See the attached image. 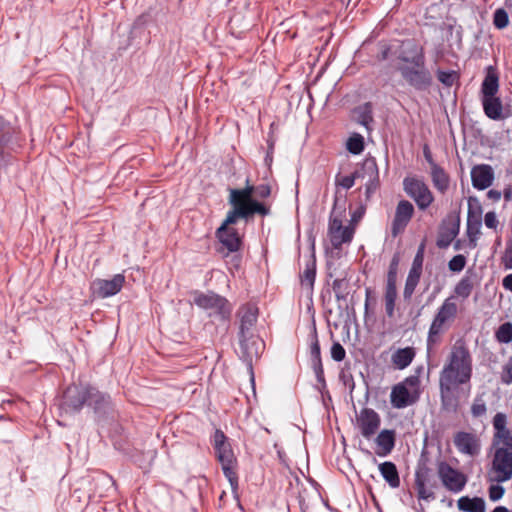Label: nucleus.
I'll return each mask as SVG.
<instances>
[{
	"label": "nucleus",
	"instance_id": "1",
	"mask_svg": "<svg viewBox=\"0 0 512 512\" xmlns=\"http://www.w3.org/2000/svg\"><path fill=\"white\" fill-rule=\"evenodd\" d=\"M473 374V357L465 339H457L451 346L439 373L441 405L445 410L455 411L457 399L453 393L460 386L470 384Z\"/></svg>",
	"mask_w": 512,
	"mask_h": 512
},
{
	"label": "nucleus",
	"instance_id": "2",
	"mask_svg": "<svg viewBox=\"0 0 512 512\" xmlns=\"http://www.w3.org/2000/svg\"><path fill=\"white\" fill-rule=\"evenodd\" d=\"M397 70L403 80L416 91L428 90L433 77L426 66L424 47L414 39L401 41L397 51Z\"/></svg>",
	"mask_w": 512,
	"mask_h": 512
},
{
	"label": "nucleus",
	"instance_id": "3",
	"mask_svg": "<svg viewBox=\"0 0 512 512\" xmlns=\"http://www.w3.org/2000/svg\"><path fill=\"white\" fill-rule=\"evenodd\" d=\"M457 313L458 306L453 296L446 298L437 309V312L430 324L426 340V351L428 356L436 352L442 342L443 335L450 329L455 321Z\"/></svg>",
	"mask_w": 512,
	"mask_h": 512
},
{
	"label": "nucleus",
	"instance_id": "4",
	"mask_svg": "<svg viewBox=\"0 0 512 512\" xmlns=\"http://www.w3.org/2000/svg\"><path fill=\"white\" fill-rule=\"evenodd\" d=\"M498 91V73L496 69L489 66L481 84V101L485 115L492 120H503L511 115L510 108L505 107L500 97L497 96Z\"/></svg>",
	"mask_w": 512,
	"mask_h": 512
},
{
	"label": "nucleus",
	"instance_id": "5",
	"mask_svg": "<svg viewBox=\"0 0 512 512\" xmlns=\"http://www.w3.org/2000/svg\"><path fill=\"white\" fill-rule=\"evenodd\" d=\"M253 194L260 199L268 198L271 194V187L268 184H261L258 186L250 185L249 180H247L244 188H233L229 190V204L233 208H236V202H238L240 205L246 208L248 207V209L251 210V219L255 214H259L263 217L269 215L270 207L254 198Z\"/></svg>",
	"mask_w": 512,
	"mask_h": 512
},
{
	"label": "nucleus",
	"instance_id": "6",
	"mask_svg": "<svg viewBox=\"0 0 512 512\" xmlns=\"http://www.w3.org/2000/svg\"><path fill=\"white\" fill-rule=\"evenodd\" d=\"M251 210L248 207L240 205L236 202V208L228 211L227 216L221 226L216 231V236L219 241L225 246L229 252H236L242 245V240L235 228L229 227L235 224L239 219L249 221Z\"/></svg>",
	"mask_w": 512,
	"mask_h": 512
},
{
	"label": "nucleus",
	"instance_id": "7",
	"mask_svg": "<svg viewBox=\"0 0 512 512\" xmlns=\"http://www.w3.org/2000/svg\"><path fill=\"white\" fill-rule=\"evenodd\" d=\"M213 447L217 460L220 462L225 477L233 488L238 485L236 473L237 460L223 431L217 429L213 437Z\"/></svg>",
	"mask_w": 512,
	"mask_h": 512
},
{
	"label": "nucleus",
	"instance_id": "8",
	"mask_svg": "<svg viewBox=\"0 0 512 512\" xmlns=\"http://www.w3.org/2000/svg\"><path fill=\"white\" fill-rule=\"evenodd\" d=\"M345 218V206H340L338 197H335L328 227V236L335 249H339L344 243H350L353 239L354 228L351 225L343 226V220Z\"/></svg>",
	"mask_w": 512,
	"mask_h": 512
},
{
	"label": "nucleus",
	"instance_id": "9",
	"mask_svg": "<svg viewBox=\"0 0 512 512\" xmlns=\"http://www.w3.org/2000/svg\"><path fill=\"white\" fill-rule=\"evenodd\" d=\"M193 301L201 309L209 310L210 316L221 321H229L232 315L233 306L227 298L213 291L193 292Z\"/></svg>",
	"mask_w": 512,
	"mask_h": 512
},
{
	"label": "nucleus",
	"instance_id": "10",
	"mask_svg": "<svg viewBox=\"0 0 512 512\" xmlns=\"http://www.w3.org/2000/svg\"><path fill=\"white\" fill-rule=\"evenodd\" d=\"M494 447L489 481L496 483L509 481L512 478V441L500 442V445Z\"/></svg>",
	"mask_w": 512,
	"mask_h": 512
},
{
	"label": "nucleus",
	"instance_id": "11",
	"mask_svg": "<svg viewBox=\"0 0 512 512\" xmlns=\"http://www.w3.org/2000/svg\"><path fill=\"white\" fill-rule=\"evenodd\" d=\"M419 397L420 379L412 375L392 388L390 402L394 408L402 409L415 404Z\"/></svg>",
	"mask_w": 512,
	"mask_h": 512
},
{
	"label": "nucleus",
	"instance_id": "12",
	"mask_svg": "<svg viewBox=\"0 0 512 512\" xmlns=\"http://www.w3.org/2000/svg\"><path fill=\"white\" fill-rule=\"evenodd\" d=\"M403 190L408 197L415 201L419 210H426L434 202V195L428 185L415 176L404 178Z\"/></svg>",
	"mask_w": 512,
	"mask_h": 512
},
{
	"label": "nucleus",
	"instance_id": "13",
	"mask_svg": "<svg viewBox=\"0 0 512 512\" xmlns=\"http://www.w3.org/2000/svg\"><path fill=\"white\" fill-rule=\"evenodd\" d=\"M90 385H71L64 392L61 409L66 414L78 413L87 405Z\"/></svg>",
	"mask_w": 512,
	"mask_h": 512
},
{
	"label": "nucleus",
	"instance_id": "14",
	"mask_svg": "<svg viewBox=\"0 0 512 512\" xmlns=\"http://www.w3.org/2000/svg\"><path fill=\"white\" fill-rule=\"evenodd\" d=\"M437 474L445 489L453 493L461 492L467 483V476L446 461L438 462Z\"/></svg>",
	"mask_w": 512,
	"mask_h": 512
},
{
	"label": "nucleus",
	"instance_id": "15",
	"mask_svg": "<svg viewBox=\"0 0 512 512\" xmlns=\"http://www.w3.org/2000/svg\"><path fill=\"white\" fill-rule=\"evenodd\" d=\"M453 444L456 450L464 456L475 458L480 455L482 442L480 436L474 431H457L453 435Z\"/></svg>",
	"mask_w": 512,
	"mask_h": 512
},
{
	"label": "nucleus",
	"instance_id": "16",
	"mask_svg": "<svg viewBox=\"0 0 512 512\" xmlns=\"http://www.w3.org/2000/svg\"><path fill=\"white\" fill-rule=\"evenodd\" d=\"M240 353L242 359L246 362L251 373V381H254L252 364L254 359H258L262 354L265 344L255 333L245 336H238Z\"/></svg>",
	"mask_w": 512,
	"mask_h": 512
},
{
	"label": "nucleus",
	"instance_id": "17",
	"mask_svg": "<svg viewBox=\"0 0 512 512\" xmlns=\"http://www.w3.org/2000/svg\"><path fill=\"white\" fill-rule=\"evenodd\" d=\"M414 206L408 200H400L396 206L391 223V235L397 237L403 233L414 216Z\"/></svg>",
	"mask_w": 512,
	"mask_h": 512
},
{
	"label": "nucleus",
	"instance_id": "18",
	"mask_svg": "<svg viewBox=\"0 0 512 512\" xmlns=\"http://www.w3.org/2000/svg\"><path fill=\"white\" fill-rule=\"evenodd\" d=\"M357 427L365 439H371L378 431L381 418L372 408H363L356 416Z\"/></svg>",
	"mask_w": 512,
	"mask_h": 512
},
{
	"label": "nucleus",
	"instance_id": "19",
	"mask_svg": "<svg viewBox=\"0 0 512 512\" xmlns=\"http://www.w3.org/2000/svg\"><path fill=\"white\" fill-rule=\"evenodd\" d=\"M125 277L122 274H116L110 280L96 279L93 281L91 289L93 294L99 298H107L117 294L123 287Z\"/></svg>",
	"mask_w": 512,
	"mask_h": 512
},
{
	"label": "nucleus",
	"instance_id": "20",
	"mask_svg": "<svg viewBox=\"0 0 512 512\" xmlns=\"http://www.w3.org/2000/svg\"><path fill=\"white\" fill-rule=\"evenodd\" d=\"M239 318L238 336H245L254 333V327L258 318V308L251 303L244 304L237 311Z\"/></svg>",
	"mask_w": 512,
	"mask_h": 512
},
{
	"label": "nucleus",
	"instance_id": "21",
	"mask_svg": "<svg viewBox=\"0 0 512 512\" xmlns=\"http://www.w3.org/2000/svg\"><path fill=\"white\" fill-rule=\"evenodd\" d=\"M87 406L91 407L97 415H105L109 413L113 407L110 395L91 385L89 388V397L87 398Z\"/></svg>",
	"mask_w": 512,
	"mask_h": 512
},
{
	"label": "nucleus",
	"instance_id": "22",
	"mask_svg": "<svg viewBox=\"0 0 512 512\" xmlns=\"http://www.w3.org/2000/svg\"><path fill=\"white\" fill-rule=\"evenodd\" d=\"M471 180L474 188L484 190L492 185L494 172L490 165H476L471 170Z\"/></svg>",
	"mask_w": 512,
	"mask_h": 512
},
{
	"label": "nucleus",
	"instance_id": "23",
	"mask_svg": "<svg viewBox=\"0 0 512 512\" xmlns=\"http://www.w3.org/2000/svg\"><path fill=\"white\" fill-rule=\"evenodd\" d=\"M310 357L312 369L316 375L317 381L325 386L324 369L321 361V349L317 338V333L314 331L310 346Z\"/></svg>",
	"mask_w": 512,
	"mask_h": 512
},
{
	"label": "nucleus",
	"instance_id": "24",
	"mask_svg": "<svg viewBox=\"0 0 512 512\" xmlns=\"http://www.w3.org/2000/svg\"><path fill=\"white\" fill-rule=\"evenodd\" d=\"M507 417L504 413H497L493 418V427L495 433L493 436V446L500 445V442H511L512 434L506 428Z\"/></svg>",
	"mask_w": 512,
	"mask_h": 512
},
{
	"label": "nucleus",
	"instance_id": "25",
	"mask_svg": "<svg viewBox=\"0 0 512 512\" xmlns=\"http://www.w3.org/2000/svg\"><path fill=\"white\" fill-rule=\"evenodd\" d=\"M396 433L394 430L384 429L376 437V454L378 456H387L395 447Z\"/></svg>",
	"mask_w": 512,
	"mask_h": 512
},
{
	"label": "nucleus",
	"instance_id": "26",
	"mask_svg": "<svg viewBox=\"0 0 512 512\" xmlns=\"http://www.w3.org/2000/svg\"><path fill=\"white\" fill-rule=\"evenodd\" d=\"M430 470L422 468L415 473V488L417 491L418 499L429 500L434 499V493L427 489L426 484L429 480Z\"/></svg>",
	"mask_w": 512,
	"mask_h": 512
},
{
	"label": "nucleus",
	"instance_id": "27",
	"mask_svg": "<svg viewBox=\"0 0 512 512\" xmlns=\"http://www.w3.org/2000/svg\"><path fill=\"white\" fill-rule=\"evenodd\" d=\"M459 233V223H450L448 226H441L438 232L436 245L440 249L447 248Z\"/></svg>",
	"mask_w": 512,
	"mask_h": 512
},
{
	"label": "nucleus",
	"instance_id": "28",
	"mask_svg": "<svg viewBox=\"0 0 512 512\" xmlns=\"http://www.w3.org/2000/svg\"><path fill=\"white\" fill-rule=\"evenodd\" d=\"M415 355L413 347L400 348L392 354L391 360L396 368L405 369L412 363Z\"/></svg>",
	"mask_w": 512,
	"mask_h": 512
},
{
	"label": "nucleus",
	"instance_id": "29",
	"mask_svg": "<svg viewBox=\"0 0 512 512\" xmlns=\"http://www.w3.org/2000/svg\"><path fill=\"white\" fill-rule=\"evenodd\" d=\"M430 175L433 186L437 189V191L444 194L449 188V175L439 165H433V168L430 169Z\"/></svg>",
	"mask_w": 512,
	"mask_h": 512
},
{
	"label": "nucleus",
	"instance_id": "30",
	"mask_svg": "<svg viewBox=\"0 0 512 512\" xmlns=\"http://www.w3.org/2000/svg\"><path fill=\"white\" fill-rule=\"evenodd\" d=\"M379 471L385 481L393 489L400 486V477L396 465L391 461L383 462L379 465Z\"/></svg>",
	"mask_w": 512,
	"mask_h": 512
},
{
	"label": "nucleus",
	"instance_id": "31",
	"mask_svg": "<svg viewBox=\"0 0 512 512\" xmlns=\"http://www.w3.org/2000/svg\"><path fill=\"white\" fill-rule=\"evenodd\" d=\"M457 505L464 512H485V501L480 497L463 496L457 501Z\"/></svg>",
	"mask_w": 512,
	"mask_h": 512
},
{
	"label": "nucleus",
	"instance_id": "32",
	"mask_svg": "<svg viewBox=\"0 0 512 512\" xmlns=\"http://www.w3.org/2000/svg\"><path fill=\"white\" fill-rule=\"evenodd\" d=\"M356 122L370 130V124L373 122L372 105L370 102L356 107L353 111Z\"/></svg>",
	"mask_w": 512,
	"mask_h": 512
},
{
	"label": "nucleus",
	"instance_id": "33",
	"mask_svg": "<svg viewBox=\"0 0 512 512\" xmlns=\"http://www.w3.org/2000/svg\"><path fill=\"white\" fill-rule=\"evenodd\" d=\"M396 299H397L396 283L386 282L385 292H384V300H385V311L389 318L394 317Z\"/></svg>",
	"mask_w": 512,
	"mask_h": 512
},
{
	"label": "nucleus",
	"instance_id": "34",
	"mask_svg": "<svg viewBox=\"0 0 512 512\" xmlns=\"http://www.w3.org/2000/svg\"><path fill=\"white\" fill-rule=\"evenodd\" d=\"M481 226L482 221L467 219L466 234L468 237V247L470 249H475L477 247V242L481 234Z\"/></svg>",
	"mask_w": 512,
	"mask_h": 512
},
{
	"label": "nucleus",
	"instance_id": "35",
	"mask_svg": "<svg viewBox=\"0 0 512 512\" xmlns=\"http://www.w3.org/2000/svg\"><path fill=\"white\" fill-rule=\"evenodd\" d=\"M422 273L414 270H409L408 276L405 281L403 290V297L405 300H410L414 291L420 281Z\"/></svg>",
	"mask_w": 512,
	"mask_h": 512
},
{
	"label": "nucleus",
	"instance_id": "36",
	"mask_svg": "<svg viewBox=\"0 0 512 512\" xmlns=\"http://www.w3.org/2000/svg\"><path fill=\"white\" fill-rule=\"evenodd\" d=\"M471 415L475 419H480L486 416L488 408L484 399V394H478L473 399L470 407Z\"/></svg>",
	"mask_w": 512,
	"mask_h": 512
},
{
	"label": "nucleus",
	"instance_id": "37",
	"mask_svg": "<svg viewBox=\"0 0 512 512\" xmlns=\"http://www.w3.org/2000/svg\"><path fill=\"white\" fill-rule=\"evenodd\" d=\"M358 174L360 175V176H358V178H363V179L372 178V177L375 178V176H378L379 169H378V165L376 163L375 158H366L363 161L361 170L358 171Z\"/></svg>",
	"mask_w": 512,
	"mask_h": 512
},
{
	"label": "nucleus",
	"instance_id": "38",
	"mask_svg": "<svg viewBox=\"0 0 512 512\" xmlns=\"http://www.w3.org/2000/svg\"><path fill=\"white\" fill-rule=\"evenodd\" d=\"M316 278V264L314 261L307 263L303 273L300 275L301 285L313 290Z\"/></svg>",
	"mask_w": 512,
	"mask_h": 512
},
{
	"label": "nucleus",
	"instance_id": "39",
	"mask_svg": "<svg viewBox=\"0 0 512 512\" xmlns=\"http://www.w3.org/2000/svg\"><path fill=\"white\" fill-rule=\"evenodd\" d=\"M473 290V282L471 277H463L455 286L454 292L458 297L468 298Z\"/></svg>",
	"mask_w": 512,
	"mask_h": 512
},
{
	"label": "nucleus",
	"instance_id": "40",
	"mask_svg": "<svg viewBox=\"0 0 512 512\" xmlns=\"http://www.w3.org/2000/svg\"><path fill=\"white\" fill-rule=\"evenodd\" d=\"M346 149L354 154L358 155L364 150V138L358 133H353L346 142Z\"/></svg>",
	"mask_w": 512,
	"mask_h": 512
},
{
	"label": "nucleus",
	"instance_id": "41",
	"mask_svg": "<svg viewBox=\"0 0 512 512\" xmlns=\"http://www.w3.org/2000/svg\"><path fill=\"white\" fill-rule=\"evenodd\" d=\"M349 282L345 278H338L333 281L332 289L337 300H346L349 291Z\"/></svg>",
	"mask_w": 512,
	"mask_h": 512
},
{
	"label": "nucleus",
	"instance_id": "42",
	"mask_svg": "<svg viewBox=\"0 0 512 512\" xmlns=\"http://www.w3.org/2000/svg\"><path fill=\"white\" fill-rule=\"evenodd\" d=\"M482 206L477 198L470 197L468 199V213L467 219L482 221Z\"/></svg>",
	"mask_w": 512,
	"mask_h": 512
},
{
	"label": "nucleus",
	"instance_id": "43",
	"mask_svg": "<svg viewBox=\"0 0 512 512\" xmlns=\"http://www.w3.org/2000/svg\"><path fill=\"white\" fill-rule=\"evenodd\" d=\"M495 337L499 343L508 344L512 341V323L505 322L496 330Z\"/></svg>",
	"mask_w": 512,
	"mask_h": 512
},
{
	"label": "nucleus",
	"instance_id": "44",
	"mask_svg": "<svg viewBox=\"0 0 512 512\" xmlns=\"http://www.w3.org/2000/svg\"><path fill=\"white\" fill-rule=\"evenodd\" d=\"M493 24L498 29H503L509 24V16L506 10L499 8L494 12Z\"/></svg>",
	"mask_w": 512,
	"mask_h": 512
},
{
	"label": "nucleus",
	"instance_id": "45",
	"mask_svg": "<svg viewBox=\"0 0 512 512\" xmlns=\"http://www.w3.org/2000/svg\"><path fill=\"white\" fill-rule=\"evenodd\" d=\"M380 187V178L379 175L372 178H367L365 183V196L366 200H370L373 194L379 189Z\"/></svg>",
	"mask_w": 512,
	"mask_h": 512
},
{
	"label": "nucleus",
	"instance_id": "46",
	"mask_svg": "<svg viewBox=\"0 0 512 512\" xmlns=\"http://www.w3.org/2000/svg\"><path fill=\"white\" fill-rule=\"evenodd\" d=\"M466 265V258L464 255H455L448 263L449 270L452 272H460Z\"/></svg>",
	"mask_w": 512,
	"mask_h": 512
},
{
	"label": "nucleus",
	"instance_id": "47",
	"mask_svg": "<svg viewBox=\"0 0 512 512\" xmlns=\"http://www.w3.org/2000/svg\"><path fill=\"white\" fill-rule=\"evenodd\" d=\"M398 265H399V257L397 255H395L390 262L386 282L397 283Z\"/></svg>",
	"mask_w": 512,
	"mask_h": 512
},
{
	"label": "nucleus",
	"instance_id": "48",
	"mask_svg": "<svg viewBox=\"0 0 512 512\" xmlns=\"http://www.w3.org/2000/svg\"><path fill=\"white\" fill-rule=\"evenodd\" d=\"M358 176H360V175L358 174V171H356L355 173H353L351 175L343 176L340 179H337L336 184L341 186L344 189H350L353 187L355 180H356V178H358Z\"/></svg>",
	"mask_w": 512,
	"mask_h": 512
},
{
	"label": "nucleus",
	"instance_id": "49",
	"mask_svg": "<svg viewBox=\"0 0 512 512\" xmlns=\"http://www.w3.org/2000/svg\"><path fill=\"white\" fill-rule=\"evenodd\" d=\"M346 351L339 342H334L331 347V357L333 360L340 362L344 360Z\"/></svg>",
	"mask_w": 512,
	"mask_h": 512
},
{
	"label": "nucleus",
	"instance_id": "50",
	"mask_svg": "<svg viewBox=\"0 0 512 512\" xmlns=\"http://www.w3.org/2000/svg\"><path fill=\"white\" fill-rule=\"evenodd\" d=\"M505 489L498 483L489 487L488 493L491 501H498L504 495Z\"/></svg>",
	"mask_w": 512,
	"mask_h": 512
},
{
	"label": "nucleus",
	"instance_id": "51",
	"mask_svg": "<svg viewBox=\"0 0 512 512\" xmlns=\"http://www.w3.org/2000/svg\"><path fill=\"white\" fill-rule=\"evenodd\" d=\"M437 77L438 80L446 86H452L455 81V73L452 71H438Z\"/></svg>",
	"mask_w": 512,
	"mask_h": 512
},
{
	"label": "nucleus",
	"instance_id": "52",
	"mask_svg": "<svg viewBox=\"0 0 512 512\" xmlns=\"http://www.w3.org/2000/svg\"><path fill=\"white\" fill-rule=\"evenodd\" d=\"M501 380L508 385L512 383V359L504 365Z\"/></svg>",
	"mask_w": 512,
	"mask_h": 512
},
{
	"label": "nucleus",
	"instance_id": "53",
	"mask_svg": "<svg viewBox=\"0 0 512 512\" xmlns=\"http://www.w3.org/2000/svg\"><path fill=\"white\" fill-rule=\"evenodd\" d=\"M391 53V47L386 43H380L379 44V51L377 53V60L378 61H385L389 58Z\"/></svg>",
	"mask_w": 512,
	"mask_h": 512
},
{
	"label": "nucleus",
	"instance_id": "54",
	"mask_svg": "<svg viewBox=\"0 0 512 512\" xmlns=\"http://www.w3.org/2000/svg\"><path fill=\"white\" fill-rule=\"evenodd\" d=\"M484 222L485 225L490 229H496L499 224L497 216L493 211L487 212L485 214Z\"/></svg>",
	"mask_w": 512,
	"mask_h": 512
},
{
	"label": "nucleus",
	"instance_id": "55",
	"mask_svg": "<svg viewBox=\"0 0 512 512\" xmlns=\"http://www.w3.org/2000/svg\"><path fill=\"white\" fill-rule=\"evenodd\" d=\"M424 257L421 255H415L410 270L418 271L422 273Z\"/></svg>",
	"mask_w": 512,
	"mask_h": 512
},
{
	"label": "nucleus",
	"instance_id": "56",
	"mask_svg": "<svg viewBox=\"0 0 512 512\" xmlns=\"http://www.w3.org/2000/svg\"><path fill=\"white\" fill-rule=\"evenodd\" d=\"M505 268L512 269V239L506 249Z\"/></svg>",
	"mask_w": 512,
	"mask_h": 512
},
{
	"label": "nucleus",
	"instance_id": "57",
	"mask_svg": "<svg viewBox=\"0 0 512 512\" xmlns=\"http://www.w3.org/2000/svg\"><path fill=\"white\" fill-rule=\"evenodd\" d=\"M423 154H424V157H425V160L429 163L430 165V169L433 168V165H438L434 160H433V157H432V154H431V151L429 149V147L427 145L424 146L423 148Z\"/></svg>",
	"mask_w": 512,
	"mask_h": 512
},
{
	"label": "nucleus",
	"instance_id": "58",
	"mask_svg": "<svg viewBox=\"0 0 512 512\" xmlns=\"http://www.w3.org/2000/svg\"><path fill=\"white\" fill-rule=\"evenodd\" d=\"M502 193L498 190L491 189L487 193V197L494 202H497L501 199Z\"/></svg>",
	"mask_w": 512,
	"mask_h": 512
},
{
	"label": "nucleus",
	"instance_id": "59",
	"mask_svg": "<svg viewBox=\"0 0 512 512\" xmlns=\"http://www.w3.org/2000/svg\"><path fill=\"white\" fill-rule=\"evenodd\" d=\"M503 287L512 293V273L506 275L502 280Z\"/></svg>",
	"mask_w": 512,
	"mask_h": 512
},
{
	"label": "nucleus",
	"instance_id": "60",
	"mask_svg": "<svg viewBox=\"0 0 512 512\" xmlns=\"http://www.w3.org/2000/svg\"><path fill=\"white\" fill-rule=\"evenodd\" d=\"M363 214H364V208L363 207L358 208L356 211L353 212V214L351 216V222L357 223L362 218Z\"/></svg>",
	"mask_w": 512,
	"mask_h": 512
},
{
	"label": "nucleus",
	"instance_id": "61",
	"mask_svg": "<svg viewBox=\"0 0 512 512\" xmlns=\"http://www.w3.org/2000/svg\"><path fill=\"white\" fill-rule=\"evenodd\" d=\"M503 196L505 201L509 202L512 201V185H508L505 187L503 191Z\"/></svg>",
	"mask_w": 512,
	"mask_h": 512
},
{
	"label": "nucleus",
	"instance_id": "62",
	"mask_svg": "<svg viewBox=\"0 0 512 512\" xmlns=\"http://www.w3.org/2000/svg\"><path fill=\"white\" fill-rule=\"evenodd\" d=\"M371 290L369 288L366 289V299H365V314L368 313L369 310V298H370Z\"/></svg>",
	"mask_w": 512,
	"mask_h": 512
},
{
	"label": "nucleus",
	"instance_id": "63",
	"mask_svg": "<svg viewBox=\"0 0 512 512\" xmlns=\"http://www.w3.org/2000/svg\"><path fill=\"white\" fill-rule=\"evenodd\" d=\"M425 247H426L425 241H422L417 249L416 255H421L424 257Z\"/></svg>",
	"mask_w": 512,
	"mask_h": 512
},
{
	"label": "nucleus",
	"instance_id": "64",
	"mask_svg": "<svg viewBox=\"0 0 512 512\" xmlns=\"http://www.w3.org/2000/svg\"><path fill=\"white\" fill-rule=\"evenodd\" d=\"M492 512H509V510L504 506H498Z\"/></svg>",
	"mask_w": 512,
	"mask_h": 512
}]
</instances>
